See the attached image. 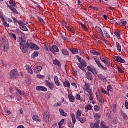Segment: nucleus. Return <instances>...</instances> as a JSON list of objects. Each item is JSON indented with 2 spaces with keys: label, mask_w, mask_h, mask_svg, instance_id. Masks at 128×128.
I'll use <instances>...</instances> for the list:
<instances>
[{
  "label": "nucleus",
  "mask_w": 128,
  "mask_h": 128,
  "mask_svg": "<svg viewBox=\"0 0 128 128\" xmlns=\"http://www.w3.org/2000/svg\"><path fill=\"white\" fill-rule=\"evenodd\" d=\"M90 83H86L85 86H84V90L88 92V94H90L92 92V89H90Z\"/></svg>",
  "instance_id": "nucleus-11"
},
{
  "label": "nucleus",
  "mask_w": 128,
  "mask_h": 128,
  "mask_svg": "<svg viewBox=\"0 0 128 128\" xmlns=\"http://www.w3.org/2000/svg\"><path fill=\"white\" fill-rule=\"evenodd\" d=\"M96 96L97 98V99L98 100H102V95H100V92H98L96 94Z\"/></svg>",
  "instance_id": "nucleus-40"
},
{
  "label": "nucleus",
  "mask_w": 128,
  "mask_h": 128,
  "mask_svg": "<svg viewBox=\"0 0 128 128\" xmlns=\"http://www.w3.org/2000/svg\"><path fill=\"white\" fill-rule=\"evenodd\" d=\"M45 84L46 86H48V88H50L51 90H54V84L50 82L48 80H45Z\"/></svg>",
  "instance_id": "nucleus-6"
},
{
  "label": "nucleus",
  "mask_w": 128,
  "mask_h": 128,
  "mask_svg": "<svg viewBox=\"0 0 128 128\" xmlns=\"http://www.w3.org/2000/svg\"><path fill=\"white\" fill-rule=\"evenodd\" d=\"M68 98L70 102L74 103L76 102V98L74 97V95L71 94H68Z\"/></svg>",
  "instance_id": "nucleus-18"
},
{
  "label": "nucleus",
  "mask_w": 128,
  "mask_h": 128,
  "mask_svg": "<svg viewBox=\"0 0 128 128\" xmlns=\"http://www.w3.org/2000/svg\"><path fill=\"white\" fill-rule=\"evenodd\" d=\"M107 66H110V62L108 60H106V62L104 63Z\"/></svg>",
  "instance_id": "nucleus-57"
},
{
  "label": "nucleus",
  "mask_w": 128,
  "mask_h": 128,
  "mask_svg": "<svg viewBox=\"0 0 128 128\" xmlns=\"http://www.w3.org/2000/svg\"><path fill=\"white\" fill-rule=\"evenodd\" d=\"M88 94L90 96V97L89 98V100L91 102H92V100H94V96H92V92H90V93H88Z\"/></svg>",
  "instance_id": "nucleus-51"
},
{
  "label": "nucleus",
  "mask_w": 128,
  "mask_h": 128,
  "mask_svg": "<svg viewBox=\"0 0 128 128\" xmlns=\"http://www.w3.org/2000/svg\"><path fill=\"white\" fill-rule=\"evenodd\" d=\"M18 24H19L20 28V26H24V23L22 20H19Z\"/></svg>",
  "instance_id": "nucleus-48"
},
{
  "label": "nucleus",
  "mask_w": 128,
  "mask_h": 128,
  "mask_svg": "<svg viewBox=\"0 0 128 128\" xmlns=\"http://www.w3.org/2000/svg\"><path fill=\"white\" fill-rule=\"evenodd\" d=\"M104 75H102V74H99L98 75V78H100V80H102V79H103L104 78Z\"/></svg>",
  "instance_id": "nucleus-64"
},
{
  "label": "nucleus",
  "mask_w": 128,
  "mask_h": 128,
  "mask_svg": "<svg viewBox=\"0 0 128 128\" xmlns=\"http://www.w3.org/2000/svg\"><path fill=\"white\" fill-rule=\"evenodd\" d=\"M38 78H40V80H44V78H46V76H44L42 75L38 74Z\"/></svg>",
  "instance_id": "nucleus-58"
},
{
  "label": "nucleus",
  "mask_w": 128,
  "mask_h": 128,
  "mask_svg": "<svg viewBox=\"0 0 128 128\" xmlns=\"http://www.w3.org/2000/svg\"><path fill=\"white\" fill-rule=\"evenodd\" d=\"M100 121L99 120H96L95 124L91 123L90 124L91 128H100Z\"/></svg>",
  "instance_id": "nucleus-9"
},
{
  "label": "nucleus",
  "mask_w": 128,
  "mask_h": 128,
  "mask_svg": "<svg viewBox=\"0 0 128 128\" xmlns=\"http://www.w3.org/2000/svg\"><path fill=\"white\" fill-rule=\"evenodd\" d=\"M53 64H54V66H58L60 68L62 66V64H60V61H58V60H54L53 61Z\"/></svg>",
  "instance_id": "nucleus-26"
},
{
  "label": "nucleus",
  "mask_w": 128,
  "mask_h": 128,
  "mask_svg": "<svg viewBox=\"0 0 128 128\" xmlns=\"http://www.w3.org/2000/svg\"><path fill=\"white\" fill-rule=\"evenodd\" d=\"M90 52L93 56H100V52H98L94 50H91L90 51Z\"/></svg>",
  "instance_id": "nucleus-27"
},
{
  "label": "nucleus",
  "mask_w": 128,
  "mask_h": 128,
  "mask_svg": "<svg viewBox=\"0 0 128 128\" xmlns=\"http://www.w3.org/2000/svg\"><path fill=\"white\" fill-rule=\"evenodd\" d=\"M38 20H40V22L44 24V19H42V18L40 17H38Z\"/></svg>",
  "instance_id": "nucleus-63"
},
{
  "label": "nucleus",
  "mask_w": 128,
  "mask_h": 128,
  "mask_svg": "<svg viewBox=\"0 0 128 128\" xmlns=\"http://www.w3.org/2000/svg\"><path fill=\"white\" fill-rule=\"evenodd\" d=\"M59 112L60 114H62V116H65V117L68 116V114L64 112V110L60 108L59 109Z\"/></svg>",
  "instance_id": "nucleus-25"
},
{
  "label": "nucleus",
  "mask_w": 128,
  "mask_h": 128,
  "mask_svg": "<svg viewBox=\"0 0 128 128\" xmlns=\"http://www.w3.org/2000/svg\"><path fill=\"white\" fill-rule=\"evenodd\" d=\"M103 42H104L105 44H106L107 46H108V44H110V42L108 41H106V38L104 37V39L102 38Z\"/></svg>",
  "instance_id": "nucleus-56"
},
{
  "label": "nucleus",
  "mask_w": 128,
  "mask_h": 128,
  "mask_svg": "<svg viewBox=\"0 0 128 128\" xmlns=\"http://www.w3.org/2000/svg\"><path fill=\"white\" fill-rule=\"evenodd\" d=\"M18 42H19V46L22 52L26 54L30 48L29 44L28 42H26V40L21 36L18 38Z\"/></svg>",
  "instance_id": "nucleus-1"
},
{
  "label": "nucleus",
  "mask_w": 128,
  "mask_h": 128,
  "mask_svg": "<svg viewBox=\"0 0 128 128\" xmlns=\"http://www.w3.org/2000/svg\"><path fill=\"white\" fill-rule=\"evenodd\" d=\"M60 36H61L62 38V40H66V42H68V38L64 36V35L62 34L61 33Z\"/></svg>",
  "instance_id": "nucleus-46"
},
{
  "label": "nucleus",
  "mask_w": 128,
  "mask_h": 128,
  "mask_svg": "<svg viewBox=\"0 0 128 128\" xmlns=\"http://www.w3.org/2000/svg\"><path fill=\"white\" fill-rule=\"evenodd\" d=\"M104 32L106 38H110V35L108 30L104 29Z\"/></svg>",
  "instance_id": "nucleus-23"
},
{
  "label": "nucleus",
  "mask_w": 128,
  "mask_h": 128,
  "mask_svg": "<svg viewBox=\"0 0 128 128\" xmlns=\"http://www.w3.org/2000/svg\"><path fill=\"white\" fill-rule=\"evenodd\" d=\"M107 90L108 92H114V90H112V87L111 86H108Z\"/></svg>",
  "instance_id": "nucleus-45"
},
{
  "label": "nucleus",
  "mask_w": 128,
  "mask_h": 128,
  "mask_svg": "<svg viewBox=\"0 0 128 128\" xmlns=\"http://www.w3.org/2000/svg\"><path fill=\"white\" fill-rule=\"evenodd\" d=\"M102 81L103 82H108V79L106 78V76H104V78L102 79Z\"/></svg>",
  "instance_id": "nucleus-59"
},
{
  "label": "nucleus",
  "mask_w": 128,
  "mask_h": 128,
  "mask_svg": "<svg viewBox=\"0 0 128 128\" xmlns=\"http://www.w3.org/2000/svg\"><path fill=\"white\" fill-rule=\"evenodd\" d=\"M114 34H115V36H117V38H120V32L115 30Z\"/></svg>",
  "instance_id": "nucleus-43"
},
{
  "label": "nucleus",
  "mask_w": 128,
  "mask_h": 128,
  "mask_svg": "<svg viewBox=\"0 0 128 128\" xmlns=\"http://www.w3.org/2000/svg\"><path fill=\"white\" fill-rule=\"evenodd\" d=\"M63 85L64 88H68L70 89V83L68 80L64 81L63 82Z\"/></svg>",
  "instance_id": "nucleus-21"
},
{
  "label": "nucleus",
  "mask_w": 128,
  "mask_h": 128,
  "mask_svg": "<svg viewBox=\"0 0 128 128\" xmlns=\"http://www.w3.org/2000/svg\"><path fill=\"white\" fill-rule=\"evenodd\" d=\"M50 112L48 111H46L44 114L43 118L44 120L46 122H50Z\"/></svg>",
  "instance_id": "nucleus-7"
},
{
  "label": "nucleus",
  "mask_w": 128,
  "mask_h": 128,
  "mask_svg": "<svg viewBox=\"0 0 128 128\" xmlns=\"http://www.w3.org/2000/svg\"><path fill=\"white\" fill-rule=\"evenodd\" d=\"M2 40H3V46L5 44H8V40L7 38L3 37Z\"/></svg>",
  "instance_id": "nucleus-34"
},
{
  "label": "nucleus",
  "mask_w": 128,
  "mask_h": 128,
  "mask_svg": "<svg viewBox=\"0 0 128 128\" xmlns=\"http://www.w3.org/2000/svg\"><path fill=\"white\" fill-rule=\"evenodd\" d=\"M9 8L11 10L12 12H14V14H18V12L16 10V9L14 8V7H12V6H9Z\"/></svg>",
  "instance_id": "nucleus-33"
},
{
  "label": "nucleus",
  "mask_w": 128,
  "mask_h": 128,
  "mask_svg": "<svg viewBox=\"0 0 128 128\" xmlns=\"http://www.w3.org/2000/svg\"><path fill=\"white\" fill-rule=\"evenodd\" d=\"M122 116H123L124 120H128V116H126L124 113H122Z\"/></svg>",
  "instance_id": "nucleus-61"
},
{
  "label": "nucleus",
  "mask_w": 128,
  "mask_h": 128,
  "mask_svg": "<svg viewBox=\"0 0 128 128\" xmlns=\"http://www.w3.org/2000/svg\"><path fill=\"white\" fill-rule=\"evenodd\" d=\"M76 100H78L80 102H84V98L80 96V94H76Z\"/></svg>",
  "instance_id": "nucleus-14"
},
{
  "label": "nucleus",
  "mask_w": 128,
  "mask_h": 128,
  "mask_svg": "<svg viewBox=\"0 0 128 128\" xmlns=\"http://www.w3.org/2000/svg\"><path fill=\"white\" fill-rule=\"evenodd\" d=\"M71 118L73 124H76V115H74V114H71Z\"/></svg>",
  "instance_id": "nucleus-36"
},
{
  "label": "nucleus",
  "mask_w": 128,
  "mask_h": 128,
  "mask_svg": "<svg viewBox=\"0 0 128 128\" xmlns=\"http://www.w3.org/2000/svg\"><path fill=\"white\" fill-rule=\"evenodd\" d=\"M42 66H37L35 68L34 70V72H35V74H38V72H42Z\"/></svg>",
  "instance_id": "nucleus-19"
},
{
  "label": "nucleus",
  "mask_w": 128,
  "mask_h": 128,
  "mask_svg": "<svg viewBox=\"0 0 128 128\" xmlns=\"http://www.w3.org/2000/svg\"><path fill=\"white\" fill-rule=\"evenodd\" d=\"M77 120H78V122H81V124H84V122H86V118H84V117L78 118Z\"/></svg>",
  "instance_id": "nucleus-28"
},
{
  "label": "nucleus",
  "mask_w": 128,
  "mask_h": 128,
  "mask_svg": "<svg viewBox=\"0 0 128 128\" xmlns=\"http://www.w3.org/2000/svg\"><path fill=\"white\" fill-rule=\"evenodd\" d=\"M101 92H102V94H106V96H110V92H107L106 90L104 88L101 89Z\"/></svg>",
  "instance_id": "nucleus-42"
},
{
  "label": "nucleus",
  "mask_w": 128,
  "mask_h": 128,
  "mask_svg": "<svg viewBox=\"0 0 128 128\" xmlns=\"http://www.w3.org/2000/svg\"><path fill=\"white\" fill-rule=\"evenodd\" d=\"M18 92V94H20V96H24V92L20 90L17 89Z\"/></svg>",
  "instance_id": "nucleus-50"
},
{
  "label": "nucleus",
  "mask_w": 128,
  "mask_h": 128,
  "mask_svg": "<svg viewBox=\"0 0 128 128\" xmlns=\"http://www.w3.org/2000/svg\"><path fill=\"white\" fill-rule=\"evenodd\" d=\"M86 78L88 80H94V76L90 72H86Z\"/></svg>",
  "instance_id": "nucleus-15"
},
{
  "label": "nucleus",
  "mask_w": 128,
  "mask_h": 128,
  "mask_svg": "<svg viewBox=\"0 0 128 128\" xmlns=\"http://www.w3.org/2000/svg\"><path fill=\"white\" fill-rule=\"evenodd\" d=\"M94 110H95V112H100V108L98 106L96 105L94 106Z\"/></svg>",
  "instance_id": "nucleus-44"
},
{
  "label": "nucleus",
  "mask_w": 128,
  "mask_h": 128,
  "mask_svg": "<svg viewBox=\"0 0 128 128\" xmlns=\"http://www.w3.org/2000/svg\"><path fill=\"white\" fill-rule=\"evenodd\" d=\"M10 76L11 77V80H16V78L18 76V72L16 70H13L10 72Z\"/></svg>",
  "instance_id": "nucleus-3"
},
{
  "label": "nucleus",
  "mask_w": 128,
  "mask_h": 128,
  "mask_svg": "<svg viewBox=\"0 0 128 128\" xmlns=\"http://www.w3.org/2000/svg\"><path fill=\"white\" fill-rule=\"evenodd\" d=\"M20 30H23L24 32H28V29L26 26L24 25L23 26H20Z\"/></svg>",
  "instance_id": "nucleus-39"
},
{
  "label": "nucleus",
  "mask_w": 128,
  "mask_h": 128,
  "mask_svg": "<svg viewBox=\"0 0 128 128\" xmlns=\"http://www.w3.org/2000/svg\"><path fill=\"white\" fill-rule=\"evenodd\" d=\"M87 68L89 70V72H92L93 74H98V70H96V69L95 68H92L90 66H88L87 67Z\"/></svg>",
  "instance_id": "nucleus-13"
},
{
  "label": "nucleus",
  "mask_w": 128,
  "mask_h": 128,
  "mask_svg": "<svg viewBox=\"0 0 128 128\" xmlns=\"http://www.w3.org/2000/svg\"><path fill=\"white\" fill-rule=\"evenodd\" d=\"M32 120H34V122H42V120H40V118L38 115L34 116L32 117Z\"/></svg>",
  "instance_id": "nucleus-22"
},
{
  "label": "nucleus",
  "mask_w": 128,
  "mask_h": 128,
  "mask_svg": "<svg viewBox=\"0 0 128 128\" xmlns=\"http://www.w3.org/2000/svg\"><path fill=\"white\" fill-rule=\"evenodd\" d=\"M36 90L38 92H48V88L44 86H38L36 88Z\"/></svg>",
  "instance_id": "nucleus-12"
},
{
  "label": "nucleus",
  "mask_w": 128,
  "mask_h": 128,
  "mask_svg": "<svg viewBox=\"0 0 128 128\" xmlns=\"http://www.w3.org/2000/svg\"><path fill=\"white\" fill-rule=\"evenodd\" d=\"M62 52L64 56H70L68 51L66 49H62Z\"/></svg>",
  "instance_id": "nucleus-35"
},
{
  "label": "nucleus",
  "mask_w": 128,
  "mask_h": 128,
  "mask_svg": "<svg viewBox=\"0 0 128 128\" xmlns=\"http://www.w3.org/2000/svg\"><path fill=\"white\" fill-rule=\"evenodd\" d=\"M50 50L54 54V52H59L60 49H58V46L54 45L52 48L50 47Z\"/></svg>",
  "instance_id": "nucleus-8"
},
{
  "label": "nucleus",
  "mask_w": 128,
  "mask_h": 128,
  "mask_svg": "<svg viewBox=\"0 0 128 128\" xmlns=\"http://www.w3.org/2000/svg\"><path fill=\"white\" fill-rule=\"evenodd\" d=\"M15 34H19L20 36H22V33L20 30H16Z\"/></svg>",
  "instance_id": "nucleus-47"
},
{
  "label": "nucleus",
  "mask_w": 128,
  "mask_h": 128,
  "mask_svg": "<svg viewBox=\"0 0 128 128\" xmlns=\"http://www.w3.org/2000/svg\"><path fill=\"white\" fill-rule=\"evenodd\" d=\"M94 60L96 62L98 68H100V70H106V68L102 64L100 63V59H98L96 58H94Z\"/></svg>",
  "instance_id": "nucleus-4"
},
{
  "label": "nucleus",
  "mask_w": 128,
  "mask_h": 128,
  "mask_svg": "<svg viewBox=\"0 0 128 128\" xmlns=\"http://www.w3.org/2000/svg\"><path fill=\"white\" fill-rule=\"evenodd\" d=\"M77 64L80 70H83V72H86V69L84 68H86V66H88V64L84 61V60H82L80 64L78 63Z\"/></svg>",
  "instance_id": "nucleus-2"
},
{
  "label": "nucleus",
  "mask_w": 128,
  "mask_h": 128,
  "mask_svg": "<svg viewBox=\"0 0 128 128\" xmlns=\"http://www.w3.org/2000/svg\"><path fill=\"white\" fill-rule=\"evenodd\" d=\"M116 46L118 50L119 51V52H122V46L120 45V44L118 42H116Z\"/></svg>",
  "instance_id": "nucleus-32"
},
{
  "label": "nucleus",
  "mask_w": 128,
  "mask_h": 128,
  "mask_svg": "<svg viewBox=\"0 0 128 128\" xmlns=\"http://www.w3.org/2000/svg\"><path fill=\"white\" fill-rule=\"evenodd\" d=\"M98 32L99 34H100L102 38H103V40H104V32H102V28H98Z\"/></svg>",
  "instance_id": "nucleus-38"
},
{
  "label": "nucleus",
  "mask_w": 128,
  "mask_h": 128,
  "mask_svg": "<svg viewBox=\"0 0 128 128\" xmlns=\"http://www.w3.org/2000/svg\"><path fill=\"white\" fill-rule=\"evenodd\" d=\"M10 6H9L8 8H10V6H11L12 8H16L17 6L16 4V2H14V0H10Z\"/></svg>",
  "instance_id": "nucleus-24"
},
{
  "label": "nucleus",
  "mask_w": 128,
  "mask_h": 128,
  "mask_svg": "<svg viewBox=\"0 0 128 128\" xmlns=\"http://www.w3.org/2000/svg\"><path fill=\"white\" fill-rule=\"evenodd\" d=\"M38 52H35L34 54H32V58H38Z\"/></svg>",
  "instance_id": "nucleus-41"
},
{
  "label": "nucleus",
  "mask_w": 128,
  "mask_h": 128,
  "mask_svg": "<svg viewBox=\"0 0 128 128\" xmlns=\"http://www.w3.org/2000/svg\"><path fill=\"white\" fill-rule=\"evenodd\" d=\"M54 80L56 86H60V80H58V76H55L54 77Z\"/></svg>",
  "instance_id": "nucleus-20"
},
{
  "label": "nucleus",
  "mask_w": 128,
  "mask_h": 128,
  "mask_svg": "<svg viewBox=\"0 0 128 128\" xmlns=\"http://www.w3.org/2000/svg\"><path fill=\"white\" fill-rule=\"evenodd\" d=\"M85 112H88L89 110H92V104H89L86 106L85 107Z\"/></svg>",
  "instance_id": "nucleus-16"
},
{
  "label": "nucleus",
  "mask_w": 128,
  "mask_h": 128,
  "mask_svg": "<svg viewBox=\"0 0 128 128\" xmlns=\"http://www.w3.org/2000/svg\"><path fill=\"white\" fill-rule=\"evenodd\" d=\"M81 26L82 28H84V30H88V28L86 27V26H84V24H81Z\"/></svg>",
  "instance_id": "nucleus-60"
},
{
  "label": "nucleus",
  "mask_w": 128,
  "mask_h": 128,
  "mask_svg": "<svg viewBox=\"0 0 128 128\" xmlns=\"http://www.w3.org/2000/svg\"><path fill=\"white\" fill-rule=\"evenodd\" d=\"M11 36L14 38V40L16 41V36L14 33L11 34Z\"/></svg>",
  "instance_id": "nucleus-55"
},
{
  "label": "nucleus",
  "mask_w": 128,
  "mask_h": 128,
  "mask_svg": "<svg viewBox=\"0 0 128 128\" xmlns=\"http://www.w3.org/2000/svg\"><path fill=\"white\" fill-rule=\"evenodd\" d=\"M128 22H126V21H124V20H121L119 22V25L121 26H126Z\"/></svg>",
  "instance_id": "nucleus-29"
},
{
  "label": "nucleus",
  "mask_w": 128,
  "mask_h": 128,
  "mask_svg": "<svg viewBox=\"0 0 128 128\" xmlns=\"http://www.w3.org/2000/svg\"><path fill=\"white\" fill-rule=\"evenodd\" d=\"M29 48L32 50H40V46L34 44V43L29 42Z\"/></svg>",
  "instance_id": "nucleus-5"
},
{
  "label": "nucleus",
  "mask_w": 128,
  "mask_h": 128,
  "mask_svg": "<svg viewBox=\"0 0 128 128\" xmlns=\"http://www.w3.org/2000/svg\"><path fill=\"white\" fill-rule=\"evenodd\" d=\"M101 128H110V127L106 126V124L102 123V121L101 122Z\"/></svg>",
  "instance_id": "nucleus-54"
},
{
  "label": "nucleus",
  "mask_w": 128,
  "mask_h": 128,
  "mask_svg": "<svg viewBox=\"0 0 128 128\" xmlns=\"http://www.w3.org/2000/svg\"><path fill=\"white\" fill-rule=\"evenodd\" d=\"M114 60L118 62H120V64H126V60L119 56H116L114 57Z\"/></svg>",
  "instance_id": "nucleus-10"
},
{
  "label": "nucleus",
  "mask_w": 128,
  "mask_h": 128,
  "mask_svg": "<svg viewBox=\"0 0 128 128\" xmlns=\"http://www.w3.org/2000/svg\"><path fill=\"white\" fill-rule=\"evenodd\" d=\"M116 105L114 104L113 106V112L114 114H116Z\"/></svg>",
  "instance_id": "nucleus-53"
},
{
  "label": "nucleus",
  "mask_w": 128,
  "mask_h": 128,
  "mask_svg": "<svg viewBox=\"0 0 128 128\" xmlns=\"http://www.w3.org/2000/svg\"><path fill=\"white\" fill-rule=\"evenodd\" d=\"M100 58L101 62H104H104H106V60H108L104 58V56H100Z\"/></svg>",
  "instance_id": "nucleus-49"
},
{
  "label": "nucleus",
  "mask_w": 128,
  "mask_h": 128,
  "mask_svg": "<svg viewBox=\"0 0 128 128\" xmlns=\"http://www.w3.org/2000/svg\"><path fill=\"white\" fill-rule=\"evenodd\" d=\"M26 68L29 74H34V72L32 71V67L26 64Z\"/></svg>",
  "instance_id": "nucleus-17"
},
{
  "label": "nucleus",
  "mask_w": 128,
  "mask_h": 128,
  "mask_svg": "<svg viewBox=\"0 0 128 128\" xmlns=\"http://www.w3.org/2000/svg\"><path fill=\"white\" fill-rule=\"evenodd\" d=\"M12 19L13 20L14 22V24H16V22H18V19H16V18L12 16Z\"/></svg>",
  "instance_id": "nucleus-62"
},
{
  "label": "nucleus",
  "mask_w": 128,
  "mask_h": 128,
  "mask_svg": "<svg viewBox=\"0 0 128 128\" xmlns=\"http://www.w3.org/2000/svg\"><path fill=\"white\" fill-rule=\"evenodd\" d=\"M4 50V52H6L8 50L9 46L8 44L3 45Z\"/></svg>",
  "instance_id": "nucleus-37"
},
{
  "label": "nucleus",
  "mask_w": 128,
  "mask_h": 128,
  "mask_svg": "<svg viewBox=\"0 0 128 128\" xmlns=\"http://www.w3.org/2000/svg\"><path fill=\"white\" fill-rule=\"evenodd\" d=\"M95 120H100V115L96 114L94 115Z\"/></svg>",
  "instance_id": "nucleus-52"
},
{
  "label": "nucleus",
  "mask_w": 128,
  "mask_h": 128,
  "mask_svg": "<svg viewBox=\"0 0 128 128\" xmlns=\"http://www.w3.org/2000/svg\"><path fill=\"white\" fill-rule=\"evenodd\" d=\"M70 51L74 54H78V51L76 48H70Z\"/></svg>",
  "instance_id": "nucleus-31"
},
{
  "label": "nucleus",
  "mask_w": 128,
  "mask_h": 128,
  "mask_svg": "<svg viewBox=\"0 0 128 128\" xmlns=\"http://www.w3.org/2000/svg\"><path fill=\"white\" fill-rule=\"evenodd\" d=\"M82 110H78L76 112V118L78 120V118H80V116H82Z\"/></svg>",
  "instance_id": "nucleus-30"
}]
</instances>
